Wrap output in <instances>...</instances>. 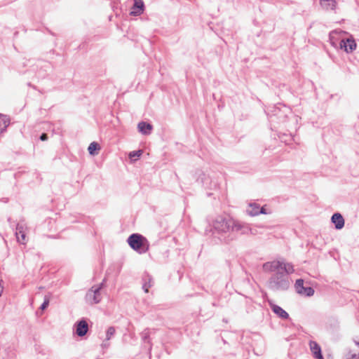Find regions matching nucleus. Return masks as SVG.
<instances>
[{
    "label": "nucleus",
    "mask_w": 359,
    "mask_h": 359,
    "mask_svg": "<svg viewBox=\"0 0 359 359\" xmlns=\"http://www.w3.org/2000/svg\"><path fill=\"white\" fill-rule=\"evenodd\" d=\"M263 269L265 272L271 273L266 283L269 290L273 292H283L289 289L291 284L290 274L294 271L291 263L273 260L264 263Z\"/></svg>",
    "instance_id": "f257e3e1"
},
{
    "label": "nucleus",
    "mask_w": 359,
    "mask_h": 359,
    "mask_svg": "<svg viewBox=\"0 0 359 359\" xmlns=\"http://www.w3.org/2000/svg\"><path fill=\"white\" fill-rule=\"evenodd\" d=\"M212 226L218 233H228L229 241L236 238L238 234L254 233L249 224L236 220L229 215L217 216L212 221Z\"/></svg>",
    "instance_id": "f03ea898"
},
{
    "label": "nucleus",
    "mask_w": 359,
    "mask_h": 359,
    "mask_svg": "<svg viewBox=\"0 0 359 359\" xmlns=\"http://www.w3.org/2000/svg\"><path fill=\"white\" fill-rule=\"evenodd\" d=\"M129 246L140 254L147 252L149 249L148 240L140 233H133L127 239Z\"/></svg>",
    "instance_id": "7ed1b4c3"
},
{
    "label": "nucleus",
    "mask_w": 359,
    "mask_h": 359,
    "mask_svg": "<svg viewBox=\"0 0 359 359\" xmlns=\"http://www.w3.org/2000/svg\"><path fill=\"white\" fill-rule=\"evenodd\" d=\"M104 280H104L99 286H93L90 290H88L85 297L87 303L90 304H98L101 301L102 296L100 290L104 285Z\"/></svg>",
    "instance_id": "20e7f679"
},
{
    "label": "nucleus",
    "mask_w": 359,
    "mask_h": 359,
    "mask_svg": "<svg viewBox=\"0 0 359 359\" xmlns=\"http://www.w3.org/2000/svg\"><path fill=\"white\" fill-rule=\"evenodd\" d=\"M27 229V224L25 223L24 221H21L16 224L15 225V236L17 238V241L20 244H26L27 243V236H26V231Z\"/></svg>",
    "instance_id": "39448f33"
},
{
    "label": "nucleus",
    "mask_w": 359,
    "mask_h": 359,
    "mask_svg": "<svg viewBox=\"0 0 359 359\" xmlns=\"http://www.w3.org/2000/svg\"><path fill=\"white\" fill-rule=\"evenodd\" d=\"M294 287L297 292L301 295L305 297H311L314 294L315 291L313 287L304 286L303 279H297L296 280Z\"/></svg>",
    "instance_id": "423d86ee"
},
{
    "label": "nucleus",
    "mask_w": 359,
    "mask_h": 359,
    "mask_svg": "<svg viewBox=\"0 0 359 359\" xmlns=\"http://www.w3.org/2000/svg\"><path fill=\"white\" fill-rule=\"evenodd\" d=\"M340 48L344 50L346 53H352L357 47V44L354 39L351 36L346 39H342L339 43Z\"/></svg>",
    "instance_id": "0eeeda50"
},
{
    "label": "nucleus",
    "mask_w": 359,
    "mask_h": 359,
    "mask_svg": "<svg viewBox=\"0 0 359 359\" xmlns=\"http://www.w3.org/2000/svg\"><path fill=\"white\" fill-rule=\"evenodd\" d=\"M258 205L259 203H249V206L246 209V213L251 217H255L259 214H267L265 208H259Z\"/></svg>",
    "instance_id": "6e6552de"
},
{
    "label": "nucleus",
    "mask_w": 359,
    "mask_h": 359,
    "mask_svg": "<svg viewBox=\"0 0 359 359\" xmlns=\"http://www.w3.org/2000/svg\"><path fill=\"white\" fill-rule=\"evenodd\" d=\"M76 328L75 333L79 337H83L86 334L88 330V325L86 320L81 319V320L76 323L74 325Z\"/></svg>",
    "instance_id": "1a4fd4ad"
},
{
    "label": "nucleus",
    "mask_w": 359,
    "mask_h": 359,
    "mask_svg": "<svg viewBox=\"0 0 359 359\" xmlns=\"http://www.w3.org/2000/svg\"><path fill=\"white\" fill-rule=\"evenodd\" d=\"M269 306L272 311L281 319H288L289 314L280 306L273 304L271 301L269 302Z\"/></svg>",
    "instance_id": "9d476101"
},
{
    "label": "nucleus",
    "mask_w": 359,
    "mask_h": 359,
    "mask_svg": "<svg viewBox=\"0 0 359 359\" xmlns=\"http://www.w3.org/2000/svg\"><path fill=\"white\" fill-rule=\"evenodd\" d=\"M331 222L334 224L336 229L339 230L344 226V219L339 212H335L332 215Z\"/></svg>",
    "instance_id": "9b49d317"
},
{
    "label": "nucleus",
    "mask_w": 359,
    "mask_h": 359,
    "mask_svg": "<svg viewBox=\"0 0 359 359\" xmlns=\"http://www.w3.org/2000/svg\"><path fill=\"white\" fill-rule=\"evenodd\" d=\"M309 346H310V349H311L315 358L324 359L323 354H322L321 348H320V345L316 341H310Z\"/></svg>",
    "instance_id": "f8f14e48"
},
{
    "label": "nucleus",
    "mask_w": 359,
    "mask_h": 359,
    "mask_svg": "<svg viewBox=\"0 0 359 359\" xmlns=\"http://www.w3.org/2000/svg\"><path fill=\"white\" fill-rule=\"evenodd\" d=\"M142 289L146 293H147L149 292V289L154 285L153 278L149 273H144L142 276Z\"/></svg>",
    "instance_id": "ddd939ff"
},
{
    "label": "nucleus",
    "mask_w": 359,
    "mask_h": 359,
    "mask_svg": "<svg viewBox=\"0 0 359 359\" xmlns=\"http://www.w3.org/2000/svg\"><path fill=\"white\" fill-rule=\"evenodd\" d=\"M144 11V3L142 0H135L134 5L131 8L130 14L132 15H140Z\"/></svg>",
    "instance_id": "4468645a"
},
{
    "label": "nucleus",
    "mask_w": 359,
    "mask_h": 359,
    "mask_svg": "<svg viewBox=\"0 0 359 359\" xmlns=\"http://www.w3.org/2000/svg\"><path fill=\"white\" fill-rule=\"evenodd\" d=\"M9 124V118L6 115L0 114V135L6 130Z\"/></svg>",
    "instance_id": "2eb2a0df"
},
{
    "label": "nucleus",
    "mask_w": 359,
    "mask_h": 359,
    "mask_svg": "<svg viewBox=\"0 0 359 359\" xmlns=\"http://www.w3.org/2000/svg\"><path fill=\"white\" fill-rule=\"evenodd\" d=\"M137 128L140 133L147 135L150 133L153 127L151 124L142 121L138 123Z\"/></svg>",
    "instance_id": "dca6fc26"
},
{
    "label": "nucleus",
    "mask_w": 359,
    "mask_h": 359,
    "mask_svg": "<svg viewBox=\"0 0 359 359\" xmlns=\"http://www.w3.org/2000/svg\"><path fill=\"white\" fill-rule=\"evenodd\" d=\"M320 5L325 10H334L336 8V1L334 0H321Z\"/></svg>",
    "instance_id": "f3484780"
},
{
    "label": "nucleus",
    "mask_w": 359,
    "mask_h": 359,
    "mask_svg": "<svg viewBox=\"0 0 359 359\" xmlns=\"http://www.w3.org/2000/svg\"><path fill=\"white\" fill-rule=\"evenodd\" d=\"M100 146L98 143L93 142L90 144L88 148L89 154L92 156L97 155L100 150Z\"/></svg>",
    "instance_id": "a211bd4d"
},
{
    "label": "nucleus",
    "mask_w": 359,
    "mask_h": 359,
    "mask_svg": "<svg viewBox=\"0 0 359 359\" xmlns=\"http://www.w3.org/2000/svg\"><path fill=\"white\" fill-rule=\"evenodd\" d=\"M151 330L149 328L144 329L141 333V337L144 343L150 344Z\"/></svg>",
    "instance_id": "6ab92c4d"
},
{
    "label": "nucleus",
    "mask_w": 359,
    "mask_h": 359,
    "mask_svg": "<svg viewBox=\"0 0 359 359\" xmlns=\"http://www.w3.org/2000/svg\"><path fill=\"white\" fill-rule=\"evenodd\" d=\"M115 334V329L114 327H109L106 332V339L109 340Z\"/></svg>",
    "instance_id": "aec40b11"
},
{
    "label": "nucleus",
    "mask_w": 359,
    "mask_h": 359,
    "mask_svg": "<svg viewBox=\"0 0 359 359\" xmlns=\"http://www.w3.org/2000/svg\"><path fill=\"white\" fill-rule=\"evenodd\" d=\"M143 151L142 150H137V151H131L130 154H129V158L133 159L134 158H139L142 156Z\"/></svg>",
    "instance_id": "412c9836"
},
{
    "label": "nucleus",
    "mask_w": 359,
    "mask_h": 359,
    "mask_svg": "<svg viewBox=\"0 0 359 359\" xmlns=\"http://www.w3.org/2000/svg\"><path fill=\"white\" fill-rule=\"evenodd\" d=\"M49 302H50V299L48 296H45L44 297V301L42 303V304L40 306V309L43 311L45 310L49 305Z\"/></svg>",
    "instance_id": "4be33fe9"
},
{
    "label": "nucleus",
    "mask_w": 359,
    "mask_h": 359,
    "mask_svg": "<svg viewBox=\"0 0 359 359\" xmlns=\"http://www.w3.org/2000/svg\"><path fill=\"white\" fill-rule=\"evenodd\" d=\"M347 359H359V354H351L349 358H347Z\"/></svg>",
    "instance_id": "5701e85b"
},
{
    "label": "nucleus",
    "mask_w": 359,
    "mask_h": 359,
    "mask_svg": "<svg viewBox=\"0 0 359 359\" xmlns=\"http://www.w3.org/2000/svg\"><path fill=\"white\" fill-rule=\"evenodd\" d=\"M41 140L45 141L48 139V136L46 133H43L40 137Z\"/></svg>",
    "instance_id": "b1692460"
},
{
    "label": "nucleus",
    "mask_w": 359,
    "mask_h": 359,
    "mask_svg": "<svg viewBox=\"0 0 359 359\" xmlns=\"http://www.w3.org/2000/svg\"><path fill=\"white\" fill-rule=\"evenodd\" d=\"M8 222H9L10 226L13 228V229H14L15 224H14L13 222L11 221V217L8 218Z\"/></svg>",
    "instance_id": "393cba45"
},
{
    "label": "nucleus",
    "mask_w": 359,
    "mask_h": 359,
    "mask_svg": "<svg viewBox=\"0 0 359 359\" xmlns=\"http://www.w3.org/2000/svg\"><path fill=\"white\" fill-rule=\"evenodd\" d=\"M356 345L359 346V342H357V343H356Z\"/></svg>",
    "instance_id": "a878e982"
}]
</instances>
